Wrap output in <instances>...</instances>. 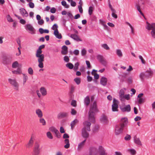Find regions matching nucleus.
I'll use <instances>...</instances> for the list:
<instances>
[{"mask_svg":"<svg viewBox=\"0 0 155 155\" xmlns=\"http://www.w3.org/2000/svg\"><path fill=\"white\" fill-rule=\"evenodd\" d=\"M71 104L74 107H76L77 106L76 101L75 100H73L71 101Z\"/></svg>","mask_w":155,"mask_h":155,"instance_id":"obj_57","label":"nucleus"},{"mask_svg":"<svg viewBox=\"0 0 155 155\" xmlns=\"http://www.w3.org/2000/svg\"><path fill=\"white\" fill-rule=\"evenodd\" d=\"M40 91L42 95L43 96H45L47 94V91L46 88L44 87H41L40 89Z\"/></svg>","mask_w":155,"mask_h":155,"instance_id":"obj_22","label":"nucleus"},{"mask_svg":"<svg viewBox=\"0 0 155 155\" xmlns=\"http://www.w3.org/2000/svg\"><path fill=\"white\" fill-rule=\"evenodd\" d=\"M107 78L104 77H102L101 79L100 82L101 84L105 86L107 83Z\"/></svg>","mask_w":155,"mask_h":155,"instance_id":"obj_24","label":"nucleus"},{"mask_svg":"<svg viewBox=\"0 0 155 155\" xmlns=\"http://www.w3.org/2000/svg\"><path fill=\"white\" fill-rule=\"evenodd\" d=\"M68 116V113L67 112H62L59 113L58 115V118H61L67 117Z\"/></svg>","mask_w":155,"mask_h":155,"instance_id":"obj_23","label":"nucleus"},{"mask_svg":"<svg viewBox=\"0 0 155 155\" xmlns=\"http://www.w3.org/2000/svg\"><path fill=\"white\" fill-rule=\"evenodd\" d=\"M86 52H87V51H86V50L84 48L82 50L81 52V53L82 55L83 56H84V55H85L86 54Z\"/></svg>","mask_w":155,"mask_h":155,"instance_id":"obj_63","label":"nucleus"},{"mask_svg":"<svg viewBox=\"0 0 155 155\" xmlns=\"http://www.w3.org/2000/svg\"><path fill=\"white\" fill-rule=\"evenodd\" d=\"M12 57L11 56L3 57L2 59V62L5 64H10L12 61Z\"/></svg>","mask_w":155,"mask_h":155,"instance_id":"obj_4","label":"nucleus"},{"mask_svg":"<svg viewBox=\"0 0 155 155\" xmlns=\"http://www.w3.org/2000/svg\"><path fill=\"white\" fill-rule=\"evenodd\" d=\"M64 143H65L66 144L64 146V148L66 149H68L70 147L69 140L68 139H65L64 140Z\"/></svg>","mask_w":155,"mask_h":155,"instance_id":"obj_32","label":"nucleus"},{"mask_svg":"<svg viewBox=\"0 0 155 155\" xmlns=\"http://www.w3.org/2000/svg\"><path fill=\"white\" fill-rule=\"evenodd\" d=\"M118 101L115 99L113 100V103L112 106V110L113 111H118Z\"/></svg>","mask_w":155,"mask_h":155,"instance_id":"obj_8","label":"nucleus"},{"mask_svg":"<svg viewBox=\"0 0 155 155\" xmlns=\"http://www.w3.org/2000/svg\"><path fill=\"white\" fill-rule=\"evenodd\" d=\"M25 28L26 30L28 31L31 34H35V30L31 24H27L25 26Z\"/></svg>","mask_w":155,"mask_h":155,"instance_id":"obj_6","label":"nucleus"},{"mask_svg":"<svg viewBox=\"0 0 155 155\" xmlns=\"http://www.w3.org/2000/svg\"><path fill=\"white\" fill-rule=\"evenodd\" d=\"M28 74L31 75H32L33 74V71L32 68L31 67H30L28 68Z\"/></svg>","mask_w":155,"mask_h":155,"instance_id":"obj_47","label":"nucleus"},{"mask_svg":"<svg viewBox=\"0 0 155 155\" xmlns=\"http://www.w3.org/2000/svg\"><path fill=\"white\" fill-rule=\"evenodd\" d=\"M40 151V145L38 143H36L35 144L33 150V155H39Z\"/></svg>","mask_w":155,"mask_h":155,"instance_id":"obj_7","label":"nucleus"},{"mask_svg":"<svg viewBox=\"0 0 155 155\" xmlns=\"http://www.w3.org/2000/svg\"><path fill=\"white\" fill-rule=\"evenodd\" d=\"M58 25L56 24H55L52 26L51 29L52 30H54V31H58Z\"/></svg>","mask_w":155,"mask_h":155,"instance_id":"obj_41","label":"nucleus"},{"mask_svg":"<svg viewBox=\"0 0 155 155\" xmlns=\"http://www.w3.org/2000/svg\"><path fill=\"white\" fill-rule=\"evenodd\" d=\"M101 122L103 123L106 124L108 122L107 117L105 115H103L100 119Z\"/></svg>","mask_w":155,"mask_h":155,"instance_id":"obj_18","label":"nucleus"},{"mask_svg":"<svg viewBox=\"0 0 155 155\" xmlns=\"http://www.w3.org/2000/svg\"><path fill=\"white\" fill-rule=\"evenodd\" d=\"M70 36L71 38L77 41H82V40L80 39L79 37L76 34H72Z\"/></svg>","mask_w":155,"mask_h":155,"instance_id":"obj_21","label":"nucleus"},{"mask_svg":"<svg viewBox=\"0 0 155 155\" xmlns=\"http://www.w3.org/2000/svg\"><path fill=\"white\" fill-rule=\"evenodd\" d=\"M136 7L137 8V10L144 17V15L142 13L140 9V6L139 4H137L136 5Z\"/></svg>","mask_w":155,"mask_h":155,"instance_id":"obj_35","label":"nucleus"},{"mask_svg":"<svg viewBox=\"0 0 155 155\" xmlns=\"http://www.w3.org/2000/svg\"><path fill=\"white\" fill-rule=\"evenodd\" d=\"M12 72L13 74H22V71L20 68H18L17 70L12 71Z\"/></svg>","mask_w":155,"mask_h":155,"instance_id":"obj_30","label":"nucleus"},{"mask_svg":"<svg viewBox=\"0 0 155 155\" xmlns=\"http://www.w3.org/2000/svg\"><path fill=\"white\" fill-rule=\"evenodd\" d=\"M151 35L153 38H155V29L151 31Z\"/></svg>","mask_w":155,"mask_h":155,"instance_id":"obj_60","label":"nucleus"},{"mask_svg":"<svg viewBox=\"0 0 155 155\" xmlns=\"http://www.w3.org/2000/svg\"><path fill=\"white\" fill-rule=\"evenodd\" d=\"M67 67L69 69H71L74 68L73 65L71 63H69L66 64Z\"/></svg>","mask_w":155,"mask_h":155,"instance_id":"obj_43","label":"nucleus"},{"mask_svg":"<svg viewBox=\"0 0 155 155\" xmlns=\"http://www.w3.org/2000/svg\"><path fill=\"white\" fill-rule=\"evenodd\" d=\"M33 143V140L32 137L30 138L28 143L26 145L27 147L29 148L31 147Z\"/></svg>","mask_w":155,"mask_h":155,"instance_id":"obj_28","label":"nucleus"},{"mask_svg":"<svg viewBox=\"0 0 155 155\" xmlns=\"http://www.w3.org/2000/svg\"><path fill=\"white\" fill-rule=\"evenodd\" d=\"M86 140L85 139L78 144L77 148L78 150L80 151L83 148L85 144Z\"/></svg>","mask_w":155,"mask_h":155,"instance_id":"obj_16","label":"nucleus"},{"mask_svg":"<svg viewBox=\"0 0 155 155\" xmlns=\"http://www.w3.org/2000/svg\"><path fill=\"white\" fill-rule=\"evenodd\" d=\"M7 20L9 22H13V20L12 19L11 17L9 15H8L7 17Z\"/></svg>","mask_w":155,"mask_h":155,"instance_id":"obj_50","label":"nucleus"},{"mask_svg":"<svg viewBox=\"0 0 155 155\" xmlns=\"http://www.w3.org/2000/svg\"><path fill=\"white\" fill-rule=\"evenodd\" d=\"M8 82L12 86L15 90L16 91L19 90V85L18 83L15 79H8Z\"/></svg>","mask_w":155,"mask_h":155,"instance_id":"obj_3","label":"nucleus"},{"mask_svg":"<svg viewBox=\"0 0 155 155\" xmlns=\"http://www.w3.org/2000/svg\"><path fill=\"white\" fill-rule=\"evenodd\" d=\"M146 72L148 74L149 76H151L153 75V72L151 70H147Z\"/></svg>","mask_w":155,"mask_h":155,"instance_id":"obj_58","label":"nucleus"},{"mask_svg":"<svg viewBox=\"0 0 155 155\" xmlns=\"http://www.w3.org/2000/svg\"><path fill=\"white\" fill-rule=\"evenodd\" d=\"M131 138L129 134H127L124 137V139L125 140H129Z\"/></svg>","mask_w":155,"mask_h":155,"instance_id":"obj_51","label":"nucleus"},{"mask_svg":"<svg viewBox=\"0 0 155 155\" xmlns=\"http://www.w3.org/2000/svg\"><path fill=\"white\" fill-rule=\"evenodd\" d=\"M126 89L125 88H124L123 89H121L120 90L119 92V96L120 98V100H122L124 95V90H126Z\"/></svg>","mask_w":155,"mask_h":155,"instance_id":"obj_20","label":"nucleus"},{"mask_svg":"<svg viewBox=\"0 0 155 155\" xmlns=\"http://www.w3.org/2000/svg\"><path fill=\"white\" fill-rule=\"evenodd\" d=\"M127 82L129 84H131L133 82L132 78L131 77H129L127 80Z\"/></svg>","mask_w":155,"mask_h":155,"instance_id":"obj_53","label":"nucleus"},{"mask_svg":"<svg viewBox=\"0 0 155 155\" xmlns=\"http://www.w3.org/2000/svg\"><path fill=\"white\" fill-rule=\"evenodd\" d=\"M75 89V87L73 85L71 86L70 91V94H72L74 92Z\"/></svg>","mask_w":155,"mask_h":155,"instance_id":"obj_54","label":"nucleus"},{"mask_svg":"<svg viewBox=\"0 0 155 155\" xmlns=\"http://www.w3.org/2000/svg\"><path fill=\"white\" fill-rule=\"evenodd\" d=\"M97 71L93 69L91 72V74L94 76V78L96 79H98L99 78V76L98 74L96 73Z\"/></svg>","mask_w":155,"mask_h":155,"instance_id":"obj_31","label":"nucleus"},{"mask_svg":"<svg viewBox=\"0 0 155 155\" xmlns=\"http://www.w3.org/2000/svg\"><path fill=\"white\" fill-rule=\"evenodd\" d=\"M93 10V8L92 7L90 6L89 7L88 12L90 15H91L92 14Z\"/></svg>","mask_w":155,"mask_h":155,"instance_id":"obj_56","label":"nucleus"},{"mask_svg":"<svg viewBox=\"0 0 155 155\" xmlns=\"http://www.w3.org/2000/svg\"><path fill=\"white\" fill-rule=\"evenodd\" d=\"M54 34L56 38L59 39H61L62 38L61 34L59 33L58 31H54Z\"/></svg>","mask_w":155,"mask_h":155,"instance_id":"obj_26","label":"nucleus"},{"mask_svg":"<svg viewBox=\"0 0 155 155\" xmlns=\"http://www.w3.org/2000/svg\"><path fill=\"white\" fill-rule=\"evenodd\" d=\"M78 122V120L77 119H75L72 121L71 124V126L72 130H73L75 126Z\"/></svg>","mask_w":155,"mask_h":155,"instance_id":"obj_29","label":"nucleus"},{"mask_svg":"<svg viewBox=\"0 0 155 155\" xmlns=\"http://www.w3.org/2000/svg\"><path fill=\"white\" fill-rule=\"evenodd\" d=\"M68 53V48L65 45H64L62 48L61 53L63 55H66Z\"/></svg>","mask_w":155,"mask_h":155,"instance_id":"obj_19","label":"nucleus"},{"mask_svg":"<svg viewBox=\"0 0 155 155\" xmlns=\"http://www.w3.org/2000/svg\"><path fill=\"white\" fill-rule=\"evenodd\" d=\"M98 152L100 155H107L105 150L102 146H100L99 147Z\"/></svg>","mask_w":155,"mask_h":155,"instance_id":"obj_14","label":"nucleus"},{"mask_svg":"<svg viewBox=\"0 0 155 155\" xmlns=\"http://www.w3.org/2000/svg\"><path fill=\"white\" fill-rule=\"evenodd\" d=\"M99 21L100 24L104 26V29H107L108 27L106 25L105 22L102 20H100Z\"/></svg>","mask_w":155,"mask_h":155,"instance_id":"obj_39","label":"nucleus"},{"mask_svg":"<svg viewBox=\"0 0 155 155\" xmlns=\"http://www.w3.org/2000/svg\"><path fill=\"white\" fill-rule=\"evenodd\" d=\"M19 10L21 14L23 17H27L28 16V13L24 8H20Z\"/></svg>","mask_w":155,"mask_h":155,"instance_id":"obj_15","label":"nucleus"},{"mask_svg":"<svg viewBox=\"0 0 155 155\" xmlns=\"http://www.w3.org/2000/svg\"><path fill=\"white\" fill-rule=\"evenodd\" d=\"M47 136L49 139H52L53 138V136L50 132H48L47 133Z\"/></svg>","mask_w":155,"mask_h":155,"instance_id":"obj_45","label":"nucleus"},{"mask_svg":"<svg viewBox=\"0 0 155 155\" xmlns=\"http://www.w3.org/2000/svg\"><path fill=\"white\" fill-rule=\"evenodd\" d=\"M145 76V74L143 73H141L140 75V77L142 80H144Z\"/></svg>","mask_w":155,"mask_h":155,"instance_id":"obj_55","label":"nucleus"},{"mask_svg":"<svg viewBox=\"0 0 155 155\" xmlns=\"http://www.w3.org/2000/svg\"><path fill=\"white\" fill-rule=\"evenodd\" d=\"M19 66V63L17 61H15L14 62L12 65V68H15L18 67Z\"/></svg>","mask_w":155,"mask_h":155,"instance_id":"obj_36","label":"nucleus"},{"mask_svg":"<svg viewBox=\"0 0 155 155\" xmlns=\"http://www.w3.org/2000/svg\"><path fill=\"white\" fill-rule=\"evenodd\" d=\"M124 97L122 100H120L121 101H124L125 99L127 100H129L130 99V95L129 94L124 95Z\"/></svg>","mask_w":155,"mask_h":155,"instance_id":"obj_40","label":"nucleus"},{"mask_svg":"<svg viewBox=\"0 0 155 155\" xmlns=\"http://www.w3.org/2000/svg\"><path fill=\"white\" fill-rule=\"evenodd\" d=\"M79 65V63L78 62H77L74 64V71H76L78 69V66Z\"/></svg>","mask_w":155,"mask_h":155,"instance_id":"obj_52","label":"nucleus"},{"mask_svg":"<svg viewBox=\"0 0 155 155\" xmlns=\"http://www.w3.org/2000/svg\"><path fill=\"white\" fill-rule=\"evenodd\" d=\"M146 24V28L147 30H152V31H153L155 29V23L150 24L148 22H147Z\"/></svg>","mask_w":155,"mask_h":155,"instance_id":"obj_10","label":"nucleus"},{"mask_svg":"<svg viewBox=\"0 0 155 155\" xmlns=\"http://www.w3.org/2000/svg\"><path fill=\"white\" fill-rule=\"evenodd\" d=\"M45 47V45H40L38 47V49L37 50L36 52L42 53V51L41 49L44 48Z\"/></svg>","mask_w":155,"mask_h":155,"instance_id":"obj_37","label":"nucleus"},{"mask_svg":"<svg viewBox=\"0 0 155 155\" xmlns=\"http://www.w3.org/2000/svg\"><path fill=\"white\" fill-rule=\"evenodd\" d=\"M101 46L104 49L106 50H109L110 49L109 47H108V45L106 44H104L102 45Z\"/></svg>","mask_w":155,"mask_h":155,"instance_id":"obj_46","label":"nucleus"},{"mask_svg":"<svg viewBox=\"0 0 155 155\" xmlns=\"http://www.w3.org/2000/svg\"><path fill=\"white\" fill-rule=\"evenodd\" d=\"M91 124L90 122H89L87 121H84L83 123L84 127L82 129L86 130L88 131H90V126Z\"/></svg>","mask_w":155,"mask_h":155,"instance_id":"obj_9","label":"nucleus"},{"mask_svg":"<svg viewBox=\"0 0 155 155\" xmlns=\"http://www.w3.org/2000/svg\"><path fill=\"white\" fill-rule=\"evenodd\" d=\"M50 130L51 132L54 133L57 137L58 138L60 137V136L59 135V132L58 130L55 127H51L50 128Z\"/></svg>","mask_w":155,"mask_h":155,"instance_id":"obj_13","label":"nucleus"},{"mask_svg":"<svg viewBox=\"0 0 155 155\" xmlns=\"http://www.w3.org/2000/svg\"><path fill=\"white\" fill-rule=\"evenodd\" d=\"M42 53L36 52L35 56L38 58V61L39 63L38 66L40 68L44 67L43 62L44 61L45 56Z\"/></svg>","mask_w":155,"mask_h":155,"instance_id":"obj_2","label":"nucleus"},{"mask_svg":"<svg viewBox=\"0 0 155 155\" xmlns=\"http://www.w3.org/2000/svg\"><path fill=\"white\" fill-rule=\"evenodd\" d=\"M134 141L136 144L139 145H142V143L139 138L137 137L136 136H135L134 137Z\"/></svg>","mask_w":155,"mask_h":155,"instance_id":"obj_27","label":"nucleus"},{"mask_svg":"<svg viewBox=\"0 0 155 155\" xmlns=\"http://www.w3.org/2000/svg\"><path fill=\"white\" fill-rule=\"evenodd\" d=\"M35 113L36 114L39 118H41L43 116L42 111L40 109H38L36 110Z\"/></svg>","mask_w":155,"mask_h":155,"instance_id":"obj_25","label":"nucleus"},{"mask_svg":"<svg viewBox=\"0 0 155 155\" xmlns=\"http://www.w3.org/2000/svg\"><path fill=\"white\" fill-rule=\"evenodd\" d=\"M108 5L109 6V8H110L112 12H115V10L112 7V6L110 4V2L109 1L108 2Z\"/></svg>","mask_w":155,"mask_h":155,"instance_id":"obj_61","label":"nucleus"},{"mask_svg":"<svg viewBox=\"0 0 155 155\" xmlns=\"http://www.w3.org/2000/svg\"><path fill=\"white\" fill-rule=\"evenodd\" d=\"M116 54L119 57H121L123 56V54L120 49H117L116 50Z\"/></svg>","mask_w":155,"mask_h":155,"instance_id":"obj_38","label":"nucleus"},{"mask_svg":"<svg viewBox=\"0 0 155 155\" xmlns=\"http://www.w3.org/2000/svg\"><path fill=\"white\" fill-rule=\"evenodd\" d=\"M97 58L100 62L104 59L103 57L101 55H98L97 56Z\"/></svg>","mask_w":155,"mask_h":155,"instance_id":"obj_64","label":"nucleus"},{"mask_svg":"<svg viewBox=\"0 0 155 155\" xmlns=\"http://www.w3.org/2000/svg\"><path fill=\"white\" fill-rule=\"evenodd\" d=\"M84 102L87 106H88L90 102V97L88 96L86 97L84 99Z\"/></svg>","mask_w":155,"mask_h":155,"instance_id":"obj_33","label":"nucleus"},{"mask_svg":"<svg viewBox=\"0 0 155 155\" xmlns=\"http://www.w3.org/2000/svg\"><path fill=\"white\" fill-rule=\"evenodd\" d=\"M74 81L76 82L77 84H79L81 83V79L79 78H76L74 79Z\"/></svg>","mask_w":155,"mask_h":155,"instance_id":"obj_44","label":"nucleus"},{"mask_svg":"<svg viewBox=\"0 0 155 155\" xmlns=\"http://www.w3.org/2000/svg\"><path fill=\"white\" fill-rule=\"evenodd\" d=\"M124 127L119 124L116 125L115 129V134L118 135L122 133Z\"/></svg>","mask_w":155,"mask_h":155,"instance_id":"obj_5","label":"nucleus"},{"mask_svg":"<svg viewBox=\"0 0 155 155\" xmlns=\"http://www.w3.org/2000/svg\"><path fill=\"white\" fill-rule=\"evenodd\" d=\"M23 84L24 85L25 84V83L28 79V76L26 75L25 74H23Z\"/></svg>","mask_w":155,"mask_h":155,"instance_id":"obj_34","label":"nucleus"},{"mask_svg":"<svg viewBox=\"0 0 155 155\" xmlns=\"http://www.w3.org/2000/svg\"><path fill=\"white\" fill-rule=\"evenodd\" d=\"M128 151L132 155H135L136 153V150L133 149H129L128 150Z\"/></svg>","mask_w":155,"mask_h":155,"instance_id":"obj_42","label":"nucleus"},{"mask_svg":"<svg viewBox=\"0 0 155 155\" xmlns=\"http://www.w3.org/2000/svg\"><path fill=\"white\" fill-rule=\"evenodd\" d=\"M98 112V110L97 108V103L95 101L90 106V110L88 113L89 120L92 122H94L95 119L94 116L95 113Z\"/></svg>","mask_w":155,"mask_h":155,"instance_id":"obj_1","label":"nucleus"},{"mask_svg":"<svg viewBox=\"0 0 155 155\" xmlns=\"http://www.w3.org/2000/svg\"><path fill=\"white\" fill-rule=\"evenodd\" d=\"M61 4L62 5L64 6L66 8H69V5L67 4L66 2L65 1H63L61 2Z\"/></svg>","mask_w":155,"mask_h":155,"instance_id":"obj_49","label":"nucleus"},{"mask_svg":"<svg viewBox=\"0 0 155 155\" xmlns=\"http://www.w3.org/2000/svg\"><path fill=\"white\" fill-rule=\"evenodd\" d=\"M87 131L86 130L82 129V135L83 137L85 138H87L89 137V134Z\"/></svg>","mask_w":155,"mask_h":155,"instance_id":"obj_17","label":"nucleus"},{"mask_svg":"<svg viewBox=\"0 0 155 155\" xmlns=\"http://www.w3.org/2000/svg\"><path fill=\"white\" fill-rule=\"evenodd\" d=\"M120 108L122 111L123 112H129L131 110V107L130 105L129 104L124 106H121Z\"/></svg>","mask_w":155,"mask_h":155,"instance_id":"obj_11","label":"nucleus"},{"mask_svg":"<svg viewBox=\"0 0 155 155\" xmlns=\"http://www.w3.org/2000/svg\"><path fill=\"white\" fill-rule=\"evenodd\" d=\"M127 118L124 117L121 119L120 123L119 124L124 127L126 125H127Z\"/></svg>","mask_w":155,"mask_h":155,"instance_id":"obj_12","label":"nucleus"},{"mask_svg":"<svg viewBox=\"0 0 155 155\" xmlns=\"http://www.w3.org/2000/svg\"><path fill=\"white\" fill-rule=\"evenodd\" d=\"M112 12V17L116 19L117 18V16L116 14H115V13L116 12L115 10V12Z\"/></svg>","mask_w":155,"mask_h":155,"instance_id":"obj_59","label":"nucleus"},{"mask_svg":"<svg viewBox=\"0 0 155 155\" xmlns=\"http://www.w3.org/2000/svg\"><path fill=\"white\" fill-rule=\"evenodd\" d=\"M40 122L43 125H46V121L43 118H41L40 119Z\"/></svg>","mask_w":155,"mask_h":155,"instance_id":"obj_48","label":"nucleus"},{"mask_svg":"<svg viewBox=\"0 0 155 155\" xmlns=\"http://www.w3.org/2000/svg\"><path fill=\"white\" fill-rule=\"evenodd\" d=\"M71 113L72 115H75L77 113V111L74 109L72 108L71 109Z\"/></svg>","mask_w":155,"mask_h":155,"instance_id":"obj_62","label":"nucleus"}]
</instances>
